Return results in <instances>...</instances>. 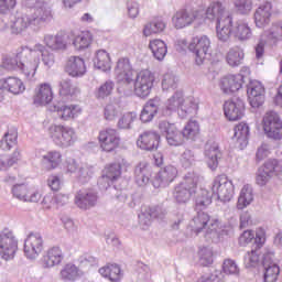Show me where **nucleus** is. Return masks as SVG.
<instances>
[{"instance_id": "1", "label": "nucleus", "mask_w": 282, "mask_h": 282, "mask_svg": "<svg viewBox=\"0 0 282 282\" xmlns=\"http://www.w3.org/2000/svg\"><path fill=\"white\" fill-rule=\"evenodd\" d=\"M118 91L123 96H137L138 98H149L155 87V74L149 69L140 70L133 77V67L127 57L117 62L115 69Z\"/></svg>"}, {"instance_id": "2", "label": "nucleus", "mask_w": 282, "mask_h": 282, "mask_svg": "<svg viewBox=\"0 0 282 282\" xmlns=\"http://www.w3.org/2000/svg\"><path fill=\"white\" fill-rule=\"evenodd\" d=\"M23 67L24 72L28 75V80H32L34 76H36V70L39 69V65L41 63L45 67V69H52L53 65L56 63V55L47 50L45 45L41 43H36L34 46L23 50Z\"/></svg>"}, {"instance_id": "3", "label": "nucleus", "mask_w": 282, "mask_h": 282, "mask_svg": "<svg viewBox=\"0 0 282 282\" xmlns=\"http://www.w3.org/2000/svg\"><path fill=\"white\" fill-rule=\"evenodd\" d=\"M197 100L193 97H184L183 90H176L165 102L163 116H173L175 111L178 112L180 118H188L193 113H197Z\"/></svg>"}, {"instance_id": "4", "label": "nucleus", "mask_w": 282, "mask_h": 282, "mask_svg": "<svg viewBox=\"0 0 282 282\" xmlns=\"http://www.w3.org/2000/svg\"><path fill=\"white\" fill-rule=\"evenodd\" d=\"M217 228H219V220L210 219V215L203 210H198L187 225V230L192 237H199L202 235L207 241L215 239L219 235Z\"/></svg>"}, {"instance_id": "5", "label": "nucleus", "mask_w": 282, "mask_h": 282, "mask_svg": "<svg viewBox=\"0 0 282 282\" xmlns=\"http://www.w3.org/2000/svg\"><path fill=\"white\" fill-rule=\"evenodd\" d=\"M197 184H199V176L195 172H188L183 182L174 187L173 198L177 204H187L191 197L197 193Z\"/></svg>"}, {"instance_id": "6", "label": "nucleus", "mask_w": 282, "mask_h": 282, "mask_svg": "<svg viewBox=\"0 0 282 282\" xmlns=\"http://www.w3.org/2000/svg\"><path fill=\"white\" fill-rule=\"evenodd\" d=\"M48 135L56 147L59 149H68L74 147L78 140L76 130L69 126L51 124L48 127Z\"/></svg>"}, {"instance_id": "7", "label": "nucleus", "mask_w": 282, "mask_h": 282, "mask_svg": "<svg viewBox=\"0 0 282 282\" xmlns=\"http://www.w3.org/2000/svg\"><path fill=\"white\" fill-rule=\"evenodd\" d=\"M262 129L270 140H281L282 121L279 113L274 110L267 111L262 117Z\"/></svg>"}, {"instance_id": "8", "label": "nucleus", "mask_w": 282, "mask_h": 282, "mask_svg": "<svg viewBox=\"0 0 282 282\" xmlns=\"http://www.w3.org/2000/svg\"><path fill=\"white\" fill-rule=\"evenodd\" d=\"M188 50L194 54L195 64L204 65L206 56L210 54V37L207 35L194 36L188 44Z\"/></svg>"}, {"instance_id": "9", "label": "nucleus", "mask_w": 282, "mask_h": 282, "mask_svg": "<svg viewBox=\"0 0 282 282\" xmlns=\"http://www.w3.org/2000/svg\"><path fill=\"white\" fill-rule=\"evenodd\" d=\"M19 250V239L14 232L10 229H4L0 232V257L4 261H10L14 259Z\"/></svg>"}, {"instance_id": "10", "label": "nucleus", "mask_w": 282, "mask_h": 282, "mask_svg": "<svg viewBox=\"0 0 282 282\" xmlns=\"http://www.w3.org/2000/svg\"><path fill=\"white\" fill-rule=\"evenodd\" d=\"M212 192L219 202H230L235 197V185L226 175H219L213 182Z\"/></svg>"}, {"instance_id": "11", "label": "nucleus", "mask_w": 282, "mask_h": 282, "mask_svg": "<svg viewBox=\"0 0 282 282\" xmlns=\"http://www.w3.org/2000/svg\"><path fill=\"white\" fill-rule=\"evenodd\" d=\"M11 193L15 199H19V202L29 204H39L41 197H43V192H41V189L25 183L13 185Z\"/></svg>"}, {"instance_id": "12", "label": "nucleus", "mask_w": 282, "mask_h": 282, "mask_svg": "<svg viewBox=\"0 0 282 282\" xmlns=\"http://www.w3.org/2000/svg\"><path fill=\"white\" fill-rule=\"evenodd\" d=\"M282 175V161L269 160L258 170L256 182L258 186H265L271 177Z\"/></svg>"}, {"instance_id": "13", "label": "nucleus", "mask_w": 282, "mask_h": 282, "mask_svg": "<svg viewBox=\"0 0 282 282\" xmlns=\"http://www.w3.org/2000/svg\"><path fill=\"white\" fill-rule=\"evenodd\" d=\"M72 41V34L68 32H57L55 35L47 33L43 37L44 47L51 50V52H65L69 47Z\"/></svg>"}, {"instance_id": "14", "label": "nucleus", "mask_w": 282, "mask_h": 282, "mask_svg": "<svg viewBox=\"0 0 282 282\" xmlns=\"http://www.w3.org/2000/svg\"><path fill=\"white\" fill-rule=\"evenodd\" d=\"M202 17H204V12L199 13L198 10H178L172 17V24L176 30H184V28H188V25H193V23H202Z\"/></svg>"}, {"instance_id": "15", "label": "nucleus", "mask_w": 282, "mask_h": 282, "mask_svg": "<svg viewBox=\"0 0 282 282\" xmlns=\"http://www.w3.org/2000/svg\"><path fill=\"white\" fill-rule=\"evenodd\" d=\"M275 41H282V21L262 33L260 42L256 46V57L258 59L262 58L265 52V43H274Z\"/></svg>"}, {"instance_id": "16", "label": "nucleus", "mask_w": 282, "mask_h": 282, "mask_svg": "<svg viewBox=\"0 0 282 282\" xmlns=\"http://www.w3.org/2000/svg\"><path fill=\"white\" fill-rule=\"evenodd\" d=\"M45 241L40 232H31L24 240V254L26 259H39L41 252H43Z\"/></svg>"}, {"instance_id": "17", "label": "nucleus", "mask_w": 282, "mask_h": 282, "mask_svg": "<svg viewBox=\"0 0 282 282\" xmlns=\"http://www.w3.org/2000/svg\"><path fill=\"white\" fill-rule=\"evenodd\" d=\"M247 96L249 105L253 109H259L265 102V87L257 79H251L247 85Z\"/></svg>"}, {"instance_id": "18", "label": "nucleus", "mask_w": 282, "mask_h": 282, "mask_svg": "<svg viewBox=\"0 0 282 282\" xmlns=\"http://www.w3.org/2000/svg\"><path fill=\"white\" fill-rule=\"evenodd\" d=\"M75 205L80 210H90L98 205V192L94 188H83L75 194Z\"/></svg>"}, {"instance_id": "19", "label": "nucleus", "mask_w": 282, "mask_h": 282, "mask_svg": "<svg viewBox=\"0 0 282 282\" xmlns=\"http://www.w3.org/2000/svg\"><path fill=\"white\" fill-rule=\"evenodd\" d=\"M98 140L100 149L106 153H111V151H116L120 147V134L118 130L112 128L101 130Z\"/></svg>"}, {"instance_id": "20", "label": "nucleus", "mask_w": 282, "mask_h": 282, "mask_svg": "<svg viewBox=\"0 0 282 282\" xmlns=\"http://www.w3.org/2000/svg\"><path fill=\"white\" fill-rule=\"evenodd\" d=\"M35 156L40 160L41 166L46 169V171L58 169V165L63 162V154L58 150H37Z\"/></svg>"}, {"instance_id": "21", "label": "nucleus", "mask_w": 282, "mask_h": 282, "mask_svg": "<svg viewBox=\"0 0 282 282\" xmlns=\"http://www.w3.org/2000/svg\"><path fill=\"white\" fill-rule=\"evenodd\" d=\"M166 217V209L162 206L143 207L139 214V224L142 230H149L153 219Z\"/></svg>"}, {"instance_id": "22", "label": "nucleus", "mask_w": 282, "mask_h": 282, "mask_svg": "<svg viewBox=\"0 0 282 282\" xmlns=\"http://www.w3.org/2000/svg\"><path fill=\"white\" fill-rule=\"evenodd\" d=\"M29 17L33 23V30H39L43 23H50L54 19V12L47 2H43Z\"/></svg>"}, {"instance_id": "23", "label": "nucleus", "mask_w": 282, "mask_h": 282, "mask_svg": "<svg viewBox=\"0 0 282 282\" xmlns=\"http://www.w3.org/2000/svg\"><path fill=\"white\" fill-rule=\"evenodd\" d=\"M246 111V104L241 98H234L225 101L224 104V113L227 120L235 122L243 118Z\"/></svg>"}, {"instance_id": "24", "label": "nucleus", "mask_w": 282, "mask_h": 282, "mask_svg": "<svg viewBox=\"0 0 282 282\" xmlns=\"http://www.w3.org/2000/svg\"><path fill=\"white\" fill-rule=\"evenodd\" d=\"M64 69L72 78H83L87 74V64L83 57L72 55L67 57Z\"/></svg>"}, {"instance_id": "25", "label": "nucleus", "mask_w": 282, "mask_h": 282, "mask_svg": "<svg viewBox=\"0 0 282 282\" xmlns=\"http://www.w3.org/2000/svg\"><path fill=\"white\" fill-rule=\"evenodd\" d=\"M203 15L199 18L200 23H204L206 19L209 21H216V23H219V19L224 20L226 17H231L226 9H224V6L220 2H213L207 10L199 9L198 14Z\"/></svg>"}, {"instance_id": "26", "label": "nucleus", "mask_w": 282, "mask_h": 282, "mask_svg": "<svg viewBox=\"0 0 282 282\" xmlns=\"http://www.w3.org/2000/svg\"><path fill=\"white\" fill-rule=\"evenodd\" d=\"M175 177H177V167L167 165L155 175L152 185L154 188H166L172 182H175Z\"/></svg>"}, {"instance_id": "27", "label": "nucleus", "mask_w": 282, "mask_h": 282, "mask_svg": "<svg viewBox=\"0 0 282 282\" xmlns=\"http://www.w3.org/2000/svg\"><path fill=\"white\" fill-rule=\"evenodd\" d=\"M28 48V46H22L19 48L15 57H12L10 55L4 56L2 58L1 67L3 69H8L9 72H21L25 78H28V75L25 74V68H24V62H23V50Z\"/></svg>"}, {"instance_id": "28", "label": "nucleus", "mask_w": 282, "mask_h": 282, "mask_svg": "<svg viewBox=\"0 0 282 282\" xmlns=\"http://www.w3.org/2000/svg\"><path fill=\"white\" fill-rule=\"evenodd\" d=\"M219 87L223 94H235V91H239L243 87V75H227L220 79Z\"/></svg>"}, {"instance_id": "29", "label": "nucleus", "mask_w": 282, "mask_h": 282, "mask_svg": "<svg viewBox=\"0 0 282 282\" xmlns=\"http://www.w3.org/2000/svg\"><path fill=\"white\" fill-rule=\"evenodd\" d=\"M53 111L57 115L59 120H64V122H69V120H76L80 113H83V108L78 105H59L54 106Z\"/></svg>"}, {"instance_id": "30", "label": "nucleus", "mask_w": 282, "mask_h": 282, "mask_svg": "<svg viewBox=\"0 0 282 282\" xmlns=\"http://www.w3.org/2000/svg\"><path fill=\"white\" fill-rule=\"evenodd\" d=\"M137 144L143 151H155L160 147V133L147 130L140 135Z\"/></svg>"}, {"instance_id": "31", "label": "nucleus", "mask_w": 282, "mask_h": 282, "mask_svg": "<svg viewBox=\"0 0 282 282\" xmlns=\"http://www.w3.org/2000/svg\"><path fill=\"white\" fill-rule=\"evenodd\" d=\"M272 259H274V253L272 252H268L263 256L262 264L265 270L264 282H275L281 273V269L272 261Z\"/></svg>"}, {"instance_id": "32", "label": "nucleus", "mask_w": 282, "mask_h": 282, "mask_svg": "<svg viewBox=\"0 0 282 282\" xmlns=\"http://www.w3.org/2000/svg\"><path fill=\"white\" fill-rule=\"evenodd\" d=\"M153 175V170L151 165L142 161L134 167V182L138 186H147L151 182V176Z\"/></svg>"}, {"instance_id": "33", "label": "nucleus", "mask_w": 282, "mask_h": 282, "mask_svg": "<svg viewBox=\"0 0 282 282\" xmlns=\"http://www.w3.org/2000/svg\"><path fill=\"white\" fill-rule=\"evenodd\" d=\"M271 18L272 2L270 1L260 4L254 12V23L258 28H265V25H270Z\"/></svg>"}, {"instance_id": "34", "label": "nucleus", "mask_w": 282, "mask_h": 282, "mask_svg": "<svg viewBox=\"0 0 282 282\" xmlns=\"http://www.w3.org/2000/svg\"><path fill=\"white\" fill-rule=\"evenodd\" d=\"M52 100H54V93L52 91V86L50 84H41L35 89V95L33 97L34 105L43 107L45 105H50Z\"/></svg>"}, {"instance_id": "35", "label": "nucleus", "mask_w": 282, "mask_h": 282, "mask_svg": "<svg viewBox=\"0 0 282 282\" xmlns=\"http://www.w3.org/2000/svg\"><path fill=\"white\" fill-rule=\"evenodd\" d=\"M68 34H72L69 45H73L77 52H83V50H87L91 45V33L88 31L78 33L70 31Z\"/></svg>"}, {"instance_id": "36", "label": "nucleus", "mask_w": 282, "mask_h": 282, "mask_svg": "<svg viewBox=\"0 0 282 282\" xmlns=\"http://www.w3.org/2000/svg\"><path fill=\"white\" fill-rule=\"evenodd\" d=\"M232 17H226L225 19H219L216 23V36L221 43H228L230 41V35L232 34Z\"/></svg>"}, {"instance_id": "37", "label": "nucleus", "mask_w": 282, "mask_h": 282, "mask_svg": "<svg viewBox=\"0 0 282 282\" xmlns=\"http://www.w3.org/2000/svg\"><path fill=\"white\" fill-rule=\"evenodd\" d=\"M0 85L3 91H9V94H13L14 96H19V94H23L25 91V84L19 77H6L0 79Z\"/></svg>"}, {"instance_id": "38", "label": "nucleus", "mask_w": 282, "mask_h": 282, "mask_svg": "<svg viewBox=\"0 0 282 282\" xmlns=\"http://www.w3.org/2000/svg\"><path fill=\"white\" fill-rule=\"evenodd\" d=\"M250 135V126L246 122H240L234 128L232 140L241 150L248 147V138Z\"/></svg>"}, {"instance_id": "39", "label": "nucleus", "mask_w": 282, "mask_h": 282, "mask_svg": "<svg viewBox=\"0 0 282 282\" xmlns=\"http://www.w3.org/2000/svg\"><path fill=\"white\" fill-rule=\"evenodd\" d=\"M63 259H65L63 250H61L59 247H52L43 256L42 262L44 268H54V265H59V263H63Z\"/></svg>"}, {"instance_id": "40", "label": "nucleus", "mask_w": 282, "mask_h": 282, "mask_svg": "<svg viewBox=\"0 0 282 282\" xmlns=\"http://www.w3.org/2000/svg\"><path fill=\"white\" fill-rule=\"evenodd\" d=\"M205 158L207 166L212 171H217L219 166V145L217 143H207L205 145Z\"/></svg>"}, {"instance_id": "41", "label": "nucleus", "mask_w": 282, "mask_h": 282, "mask_svg": "<svg viewBox=\"0 0 282 282\" xmlns=\"http://www.w3.org/2000/svg\"><path fill=\"white\" fill-rule=\"evenodd\" d=\"M166 30V20L164 18H154L143 26L142 34L145 37L153 36V34H162Z\"/></svg>"}, {"instance_id": "42", "label": "nucleus", "mask_w": 282, "mask_h": 282, "mask_svg": "<svg viewBox=\"0 0 282 282\" xmlns=\"http://www.w3.org/2000/svg\"><path fill=\"white\" fill-rule=\"evenodd\" d=\"M158 111H160V98L150 99L141 111V122H151L158 115Z\"/></svg>"}, {"instance_id": "43", "label": "nucleus", "mask_w": 282, "mask_h": 282, "mask_svg": "<svg viewBox=\"0 0 282 282\" xmlns=\"http://www.w3.org/2000/svg\"><path fill=\"white\" fill-rule=\"evenodd\" d=\"M196 198H195V206L196 210H205L208 208L210 204H213V192L208 191L207 188H199L196 187Z\"/></svg>"}, {"instance_id": "44", "label": "nucleus", "mask_w": 282, "mask_h": 282, "mask_svg": "<svg viewBox=\"0 0 282 282\" xmlns=\"http://www.w3.org/2000/svg\"><path fill=\"white\" fill-rule=\"evenodd\" d=\"M254 202V191L252 189V185L246 184L240 191L237 208L238 210H243V208H248L250 204Z\"/></svg>"}, {"instance_id": "45", "label": "nucleus", "mask_w": 282, "mask_h": 282, "mask_svg": "<svg viewBox=\"0 0 282 282\" xmlns=\"http://www.w3.org/2000/svg\"><path fill=\"white\" fill-rule=\"evenodd\" d=\"M149 50L152 52V55L156 61L166 58V54H169V46L166 45V42L161 39L150 40Z\"/></svg>"}, {"instance_id": "46", "label": "nucleus", "mask_w": 282, "mask_h": 282, "mask_svg": "<svg viewBox=\"0 0 282 282\" xmlns=\"http://www.w3.org/2000/svg\"><path fill=\"white\" fill-rule=\"evenodd\" d=\"M10 28L13 34H21L22 32H25L28 28L34 30V23L32 22L30 15H22L19 18H14L11 21Z\"/></svg>"}, {"instance_id": "47", "label": "nucleus", "mask_w": 282, "mask_h": 282, "mask_svg": "<svg viewBox=\"0 0 282 282\" xmlns=\"http://www.w3.org/2000/svg\"><path fill=\"white\" fill-rule=\"evenodd\" d=\"M99 274L111 282L122 281V270L118 264H106L99 269Z\"/></svg>"}, {"instance_id": "48", "label": "nucleus", "mask_w": 282, "mask_h": 282, "mask_svg": "<svg viewBox=\"0 0 282 282\" xmlns=\"http://www.w3.org/2000/svg\"><path fill=\"white\" fill-rule=\"evenodd\" d=\"M243 58H246V53L239 46L229 48L226 54V62L230 67H239L243 63Z\"/></svg>"}, {"instance_id": "49", "label": "nucleus", "mask_w": 282, "mask_h": 282, "mask_svg": "<svg viewBox=\"0 0 282 282\" xmlns=\"http://www.w3.org/2000/svg\"><path fill=\"white\" fill-rule=\"evenodd\" d=\"M94 65L96 69H100L101 72H110L111 70V56L105 50L97 51Z\"/></svg>"}, {"instance_id": "50", "label": "nucleus", "mask_w": 282, "mask_h": 282, "mask_svg": "<svg viewBox=\"0 0 282 282\" xmlns=\"http://www.w3.org/2000/svg\"><path fill=\"white\" fill-rule=\"evenodd\" d=\"M96 173V167L88 163H80L79 170L75 174V178L79 184H87L90 182Z\"/></svg>"}, {"instance_id": "51", "label": "nucleus", "mask_w": 282, "mask_h": 282, "mask_svg": "<svg viewBox=\"0 0 282 282\" xmlns=\"http://www.w3.org/2000/svg\"><path fill=\"white\" fill-rule=\"evenodd\" d=\"M84 274L83 270L78 269V267L73 263L65 264L61 271L63 281H76V279H80Z\"/></svg>"}, {"instance_id": "52", "label": "nucleus", "mask_w": 282, "mask_h": 282, "mask_svg": "<svg viewBox=\"0 0 282 282\" xmlns=\"http://www.w3.org/2000/svg\"><path fill=\"white\" fill-rule=\"evenodd\" d=\"M232 34L239 41H248L252 37V30L246 22H237L232 28Z\"/></svg>"}, {"instance_id": "53", "label": "nucleus", "mask_w": 282, "mask_h": 282, "mask_svg": "<svg viewBox=\"0 0 282 282\" xmlns=\"http://www.w3.org/2000/svg\"><path fill=\"white\" fill-rule=\"evenodd\" d=\"M138 120V113L134 111L124 112L118 120V129H133V123Z\"/></svg>"}, {"instance_id": "54", "label": "nucleus", "mask_w": 282, "mask_h": 282, "mask_svg": "<svg viewBox=\"0 0 282 282\" xmlns=\"http://www.w3.org/2000/svg\"><path fill=\"white\" fill-rule=\"evenodd\" d=\"M120 113H122V107H120V104L118 102H109L104 108V118L109 122L116 120Z\"/></svg>"}, {"instance_id": "55", "label": "nucleus", "mask_w": 282, "mask_h": 282, "mask_svg": "<svg viewBox=\"0 0 282 282\" xmlns=\"http://www.w3.org/2000/svg\"><path fill=\"white\" fill-rule=\"evenodd\" d=\"M183 140H195L199 135V123L195 120H191L183 128Z\"/></svg>"}, {"instance_id": "56", "label": "nucleus", "mask_w": 282, "mask_h": 282, "mask_svg": "<svg viewBox=\"0 0 282 282\" xmlns=\"http://www.w3.org/2000/svg\"><path fill=\"white\" fill-rule=\"evenodd\" d=\"M18 138L19 133H17V131H8L0 141V148L2 149V151H10L12 147H17Z\"/></svg>"}, {"instance_id": "57", "label": "nucleus", "mask_w": 282, "mask_h": 282, "mask_svg": "<svg viewBox=\"0 0 282 282\" xmlns=\"http://www.w3.org/2000/svg\"><path fill=\"white\" fill-rule=\"evenodd\" d=\"M261 263V257L259 256V250H251L248 251L243 257V265L248 270L252 268H258V265Z\"/></svg>"}, {"instance_id": "58", "label": "nucleus", "mask_w": 282, "mask_h": 282, "mask_svg": "<svg viewBox=\"0 0 282 282\" xmlns=\"http://www.w3.org/2000/svg\"><path fill=\"white\" fill-rule=\"evenodd\" d=\"M19 158H21V153L19 151H14L12 155H1L0 171H8L10 166H14V164L19 162Z\"/></svg>"}, {"instance_id": "59", "label": "nucleus", "mask_w": 282, "mask_h": 282, "mask_svg": "<svg viewBox=\"0 0 282 282\" xmlns=\"http://www.w3.org/2000/svg\"><path fill=\"white\" fill-rule=\"evenodd\" d=\"M113 87H116V84L113 80L109 79L106 80L95 93V96L98 100H105V98H108V96H111L113 91Z\"/></svg>"}, {"instance_id": "60", "label": "nucleus", "mask_w": 282, "mask_h": 282, "mask_svg": "<svg viewBox=\"0 0 282 282\" xmlns=\"http://www.w3.org/2000/svg\"><path fill=\"white\" fill-rule=\"evenodd\" d=\"M195 162H197L195 158V152L193 150L186 149L180 155V164L183 169H191V166H195Z\"/></svg>"}, {"instance_id": "61", "label": "nucleus", "mask_w": 282, "mask_h": 282, "mask_svg": "<svg viewBox=\"0 0 282 282\" xmlns=\"http://www.w3.org/2000/svg\"><path fill=\"white\" fill-rule=\"evenodd\" d=\"M198 259L200 265H210L214 261L213 249L210 247H199Z\"/></svg>"}, {"instance_id": "62", "label": "nucleus", "mask_w": 282, "mask_h": 282, "mask_svg": "<svg viewBox=\"0 0 282 282\" xmlns=\"http://www.w3.org/2000/svg\"><path fill=\"white\" fill-rule=\"evenodd\" d=\"M59 94L61 96H75L78 94V87L72 84V79L66 78L59 82Z\"/></svg>"}, {"instance_id": "63", "label": "nucleus", "mask_w": 282, "mask_h": 282, "mask_svg": "<svg viewBox=\"0 0 282 282\" xmlns=\"http://www.w3.org/2000/svg\"><path fill=\"white\" fill-rule=\"evenodd\" d=\"M177 85H180V78L173 75L172 73H166L162 79V89L164 91H169V89H177Z\"/></svg>"}, {"instance_id": "64", "label": "nucleus", "mask_w": 282, "mask_h": 282, "mask_svg": "<svg viewBox=\"0 0 282 282\" xmlns=\"http://www.w3.org/2000/svg\"><path fill=\"white\" fill-rule=\"evenodd\" d=\"M165 139L170 147H182L184 144V135L177 128L172 130Z\"/></svg>"}]
</instances>
